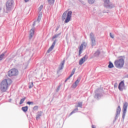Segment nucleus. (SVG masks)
<instances>
[{"instance_id": "obj_1", "label": "nucleus", "mask_w": 128, "mask_h": 128, "mask_svg": "<svg viewBox=\"0 0 128 128\" xmlns=\"http://www.w3.org/2000/svg\"><path fill=\"white\" fill-rule=\"evenodd\" d=\"M12 84L10 79H6L3 80L0 84V90L2 92H6L8 86Z\"/></svg>"}, {"instance_id": "obj_2", "label": "nucleus", "mask_w": 128, "mask_h": 128, "mask_svg": "<svg viewBox=\"0 0 128 128\" xmlns=\"http://www.w3.org/2000/svg\"><path fill=\"white\" fill-rule=\"evenodd\" d=\"M72 11H65L62 15V20H64V24H68L72 18Z\"/></svg>"}, {"instance_id": "obj_3", "label": "nucleus", "mask_w": 128, "mask_h": 128, "mask_svg": "<svg viewBox=\"0 0 128 128\" xmlns=\"http://www.w3.org/2000/svg\"><path fill=\"white\" fill-rule=\"evenodd\" d=\"M114 64L117 68H122L124 64V60L123 58L116 60L114 62Z\"/></svg>"}, {"instance_id": "obj_4", "label": "nucleus", "mask_w": 128, "mask_h": 128, "mask_svg": "<svg viewBox=\"0 0 128 128\" xmlns=\"http://www.w3.org/2000/svg\"><path fill=\"white\" fill-rule=\"evenodd\" d=\"M18 70L16 68H12L8 72V76H18Z\"/></svg>"}, {"instance_id": "obj_5", "label": "nucleus", "mask_w": 128, "mask_h": 128, "mask_svg": "<svg viewBox=\"0 0 128 128\" xmlns=\"http://www.w3.org/2000/svg\"><path fill=\"white\" fill-rule=\"evenodd\" d=\"M14 6L13 0H8L6 3V7L7 10H10Z\"/></svg>"}, {"instance_id": "obj_6", "label": "nucleus", "mask_w": 128, "mask_h": 128, "mask_svg": "<svg viewBox=\"0 0 128 128\" xmlns=\"http://www.w3.org/2000/svg\"><path fill=\"white\" fill-rule=\"evenodd\" d=\"M128 102H125L123 106V109H122V118H124V117L126 116V110L128 109Z\"/></svg>"}, {"instance_id": "obj_7", "label": "nucleus", "mask_w": 128, "mask_h": 128, "mask_svg": "<svg viewBox=\"0 0 128 128\" xmlns=\"http://www.w3.org/2000/svg\"><path fill=\"white\" fill-rule=\"evenodd\" d=\"M104 2V6L106 8H112V4L110 2V0H103Z\"/></svg>"}, {"instance_id": "obj_8", "label": "nucleus", "mask_w": 128, "mask_h": 128, "mask_svg": "<svg viewBox=\"0 0 128 128\" xmlns=\"http://www.w3.org/2000/svg\"><path fill=\"white\" fill-rule=\"evenodd\" d=\"M88 58V56L85 55L83 58H82L80 60H79V64L80 66H82Z\"/></svg>"}, {"instance_id": "obj_9", "label": "nucleus", "mask_w": 128, "mask_h": 128, "mask_svg": "<svg viewBox=\"0 0 128 128\" xmlns=\"http://www.w3.org/2000/svg\"><path fill=\"white\" fill-rule=\"evenodd\" d=\"M90 36V38L92 40V46H94L96 44V38L94 37V34L91 33Z\"/></svg>"}, {"instance_id": "obj_10", "label": "nucleus", "mask_w": 128, "mask_h": 128, "mask_svg": "<svg viewBox=\"0 0 128 128\" xmlns=\"http://www.w3.org/2000/svg\"><path fill=\"white\" fill-rule=\"evenodd\" d=\"M84 46H86V42H83L79 48V56H80L82 54V50L84 48Z\"/></svg>"}, {"instance_id": "obj_11", "label": "nucleus", "mask_w": 128, "mask_h": 128, "mask_svg": "<svg viewBox=\"0 0 128 128\" xmlns=\"http://www.w3.org/2000/svg\"><path fill=\"white\" fill-rule=\"evenodd\" d=\"M118 88L120 90V92H122V90H124V81H122L119 84Z\"/></svg>"}, {"instance_id": "obj_12", "label": "nucleus", "mask_w": 128, "mask_h": 128, "mask_svg": "<svg viewBox=\"0 0 128 128\" xmlns=\"http://www.w3.org/2000/svg\"><path fill=\"white\" fill-rule=\"evenodd\" d=\"M80 80L78 79L75 82L72 84V88H76L78 86V84L80 83Z\"/></svg>"}, {"instance_id": "obj_13", "label": "nucleus", "mask_w": 128, "mask_h": 128, "mask_svg": "<svg viewBox=\"0 0 128 128\" xmlns=\"http://www.w3.org/2000/svg\"><path fill=\"white\" fill-rule=\"evenodd\" d=\"M55 46H56V40L54 41V42L52 43L51 46L48 50V52H52V50H54V48Z\"/></svg>"}, {"instance_id": "obj_14", "label": "nucleus", "mask_w": 128, "mask_h": 128, "mask_svg": "<svg viewBox=\"0 0 128 128\" xmlns=\"http://www.w3.org/2000/svg\"><path fill=\"white\" fill-rule=\"evenodd\" d=\"M74 72H76V68H74L72 70V72H71V74L70 76L67 78V79L66 80L65 82H66L68 80H70V78H72L73 76V74H74Z\"/></svg>"}, {"instance_id": "obj_15", "label": "nucleus", "mask_w": 128, "mask_h": 128, "mask_svg": "<svg viewBox=\"0 0 128 128\" xmlns=\"http://www.w3.org/2000/svg\"><path fill=\"white\" fill-rule=\"evenodd\" d=\"M65 60H64L60 64V66L59 67V70H62L64 68V65Z\"/></svg>"}, {"instance_id": "obj_16", "label": "nucleus", "mask_w": 128, "mask_h": 128, "mask_svg": "<svg viewBox=\"0 0 128 128\" xmlns=\"http://www.w3.org/2000/svg\"><path fill=\"white\" fill-rule=\"evenodd\" d=\"M120 106H118L117 109H116V116L120 114Z\"/></svg>"}, {"instance_id": "obj_17", "label": "nucleus", "mask_w": 128, "mask_h": 128, "mask_svg": "<svg viewBox=\"0 0 128 128\" xmlns=\"http://www.w3.org/2000/svg\"><path fill=\"white\" fill-rule=\"evenodd\" d=\"M34 34V30L31 29L30 30V38H32V36Z\"/></svg>"}, {"instance_id": "obj_18", "label": "nucleus", "mask_w": 128, "mask_h": 128, "mask_svg": "<svg viewBox=\"0 0 128 128\" xmlns=\"http://www.w3.org/2000/svg\"><path fill=\"white\" fill-rule=\"evenodd\" d=\"M28 106H26L22 107V110H23V112H28Z\"/></svg>"}, {"instance_id": "obj_19", "label": "nucleus", "mask_w": 128, "mask_h": 128, "mask_svg": "<svg viewBox=\"0 0 128 128\" xmlns=\"http://www.w3.org/2000/svg\"><path fill=\"white\" fill-rule=\"evenodd\" d=\"M108 68H114V64H112V62H110Z\"/></svg>"}, {"instance_id": "obj_20", "label": "nucleus", "mask_w": 128, "mask_h": 128, "mask_svg": "<svg viewBox=\"0 0 128 128\" xmlns=\"http://www.w3.org/2000/svg\"><path fill=\"white\" fill-rule=\"evenodd\" d=\"M26 97H24V98H22L20 100V104H22L24 102V100H26Z\"/></svg>"}, {"instance_id": "obj_21", "label": "nucleus", "mask_w": 128, "mask_h": 128, "mask_svg": "<svg viewBox=\"0 0 128 128\" xmlns=\"http://www.w3.org/2000/svg\"><path fill=\"white\" fill-rule=\"evenodd\" d=\"M4 54H2L0 55V60H2L4 59Z\"/></svg>"}, {"instance_id": "obj_22", "label": "nucleus", "mask_w": 128, "mask_h": 128, "mask_svg": "<svg viewBox=\"0 0 128 128\" xmlns=\"http://www.w3.org/2000/svg\"><path fill=\"white\" fill-rule=\"evenodd\" d=\"M100 51H96L94 54L95 56H100Z\"/></svg>"}, {"instance_id": "obj_23", "label": "nucleus", "mask_w": 128, "mask_h": 128, "mask_svg": "<svg viewBox=\"0 0 128 128\" xmlns=\"http://www.w3.org/2000/svg\"><path fill=\"white\" fill-rule=\"evenodd\" d=\"M40 20H42V14H40L38 17V22H40Z\"/></svg>"}, {"instance_id": "obj_24", "label": "nucleus", "mask_w": 128, "mask_h": 128, "mask_svg": "<svg viewBox=\"0 0 128 128\" xmlns=\"http://www.w3.org/2000/svg\"><path fill=\"white\" fill-rule=\"evenodd\" d=\"M88 2L92 4L94 3V0H88Z\"/></svg>"}, {"instance_id": "obj_25", "label": "nucleus", "mask_w": 128, "mask_h": 128, "mask_svg": "<svg viewBox=\"0 0 128 128\" xmlns=\"http://www.w3.org/2000/svg\"><path fill=\"white\" fill-rule=\"evenodd\" d=\"M34 86V82H32L30 84H29V88H32Z\"/></svg>"}, {"instance_id": "obj_26", "label": "nucleus", "mask_w": 128, "mask_h": 128, "mask_svg": "<svg viewBox=\"0 0 128 128\" xmlns=\"http://www.w3.org/2000/svg\"><path fill=\"white\" fill-rule=\"evenodd\" d=\"M49 4H54V0H48Z\"/></svg>"}, {"instance_id": "obj_27", "label": "nucleus", "mask_w": 128, "mask_h": 128, "mask_svg": "<svg viewBox=\"0 0 128 128\" xmlns=\"http://www.w3.org/2000/svg\"><path fill=\"white\" fill-rule=\"evenodd\" d=\"M38 106H35L33 108L34 110H38Z\"/></svg>"}, {"instance_id": "obj_28", "label": "nucleus", "mask_w": 128, "mask_h": 128, "mask_svg": "<svg viewBox=\"0 0 128 128\" xmlns=\"http://www.w3.org/2000/svg\"><path fill=\"white\" fill-rule=\"evenodd\" d=\"M44 8V6H42V5H41L40 7H39V10H42V8Z\"/></svg>"}, {"instance_id": "obj_29", "label": "nucleus", "mask_w": 128, "mask_h": 128, "mask_svg": "<svg viewBox=\"0 0 128 128\" xmlns=\"http://www.w3.org/2000/svg\"><path fill=\"white\" fill-rule=\"evenodd\" d=\"M27 104H34V102H26Z\"/></svg>"}, {"instance_id": "obj_30", "label": "nucleus", "mask_w": 128, "mask_h": 128, "mask_svg": "<svg viewBox=\"0 0 128 128\" xmlns=\"http://www.w3.org/2000/svg\"><path fill=\"white\" fill-rule=\"evenodd\" d=\"M82 102H79L78 103V106H79V108H82Z\"/></svg>"}, {"instance_id": "obj_31", "label": "nucleus", "mask_w": 128, "mask_h": 128, "mask_svg": "<svg viewBox=\"0 0 128 128\" xmlns=\"http://www.w3.org/2000/svg\"><path fill=\"white\" fill-rule=\"evenodd\" d=\"M58 34L54 35V36H53V40H54V38H58Z\"/></svg>"}, {"instance_id": "obj_32", "label": "nucleus", "mask_w": 128, "mask_h": 128, "mask_svg": "<svg viewBox=\"0 0 128 128\" xmlns=\"http://www.w3.org/2000/svg\"><path fill=\"white\" fill-rule=\"evenodd\" d=\"M110 36L112 38H114V34H112V33H110Z\"/></svg>"}, {"instance_id": "obj_33", "label": "nucleus", "mask_w": 128, "mask_h": 128, "mask_svg": "<svg viewBox=\"0 0 128 128\" xmlns=\"http://www.w3.org/2000/svg\"><path fill=\"white\" fill-rule=\"evenodd\" d=\"M74 112H76V110H74V111H72V112L70 113V114H74Z\"/></svg>"}, {"instance_id": "obj_34", "label": "nucleus", "mask_w": 128, "mask_h": 128, "mask_svg": "<svg viewBox=\"0 0 128 128\" xmlns=\"http://www.w3.org/2000/svg\"><path fill=\"white\" fill-rule=\"evenodd\" d=\"M60 90V86L57 88L56 91L58 92Z\"/></svg>"}, {"instance_id": "obj_35", "label": "nucleus", "mask_w": 128, "mask_h": 128, "mask_svg": "<svg viewBox=\"0 0 128 128\" xmlns=\"http://www.w3.org/2000/svg\"><path fill=\"white\" fill-rule=\"evenodd\" d=\"M30 0H24L25 2H28Z\"/></svg>"}, {"instance_id": "obj_36", "label": "nucleus", "mask_w": 128, "mask_h": 128, "mask_svg": "<svg viewBox=\"0 0 128 128\" xmlns=\"http://www.w3.org/2000/svg\"><path fill=\"white\" fill-rule=\"evenodd\" d=\"M92 128H96V127H94V126L92 125Z\"/></svg>"}, {"instance_id": "obj_37", "label": "nucleus", "mask_w": 128, "mask_h": 128, "mask_svg": "<svg viewBox=\"0 0 128 128\" xmlns=\"http://www.w3.org/2000/svg\"><path fill=\"white\" fill-rule=\"evenodd\" d=\"M40 115H38V116L37 118H40Z\"/></svg>"}]
</instances>
